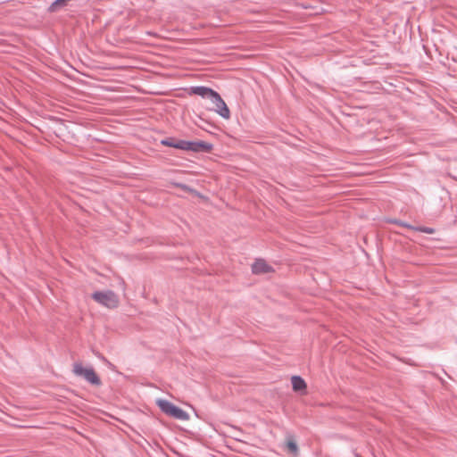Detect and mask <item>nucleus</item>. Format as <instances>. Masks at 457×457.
Here are the masks:
<instances>
[{
	"label": "nucleus",
	"mask_w": 457,
	"mask_h": 457,
	"mask_svg": "<svg viewBox=\"0 0 457 457\" xmlns=\"http://www.w3.org/2000/svg\"><path fill=\"white\" fill-rule=\"evenodd\" d=\"M206 99L209 100L212 104H214V98L212 96H209Z\"/></svg>",
	"instance_id": "12"
},
{
	"label": "nucleus",
	"mask_w": 457,
	"mask_h": 457,
	"mask_svg": "<svg viewBox=\"0 0 457 457\" xmlns=\"http://www.w3.org/2000/svg\"><path fill=\"white\" fill-rule=\"evenodd\" d=\"M92 298L103 306L107 308H116L119 304L118 295L111 291H96L92 295Z\"/></svg>",
	"instance_id": "2"
},
{
	"label": "nucleus",
	"mask_w": 457,
	"mask_h": 457,
	"mask_svg": "<svg viewBox=\"0 0 457 457\" xmlns=\"http://www.w3.org/2000/svg\"><path fill=\"white\" fill-rule=\"evenodd\" d=\"M414 229L418 230V231H420V232H425V233H428V234H431L434 231L433 228H425V227L415 228Z\"/></svg>",
	"instance_id": "11"
},
{
	"label": "nucleus",
	"mask_w": 457,
	"mask_h": 457,
	"mask_svg": "<svg viewBox=\"0 0 457 457\" xmlns=\"http://www.w3.org/2000/svg\"><path fill=\"white\" fill-rule=\"evenodd\" d=\"M400 225H402V226H403V227L411 228V226H410V225H408V224H406V223H403V222H400ZM411 228H413L411 227Z\"/></svg>",
	"instance_id": "13"
},
{
	"label": "nucleus",
	"mask_w": 457,
	"mask_h": 457,
	"mask_svg": "<svg viewBox=\"0 0 457 457\" xmlns=\"http://www.w3.org/2000/svg\"><path fill=\"white\" fill-rule=\"evenodd\" d=\"M156 404L162 412L172 418H175L179 420H187L189 419V415L185 411L174 405L168 400L158 399L156 401Z\"/></svg>",
	"instance_id": "1"
},
{
	"label": "nucleus",
	"mask_w": 457,
	"mask_h": 457,
	"mask_svg": "<svg viewBox=\"0 0 457 457\" xmlns=\"http://www.w3.org/2000/svg\"><path fill=\"white\" fill-rule=\"evenodd\" d=\"M73 372L76 376L83 377L92 385H100V378L92 368H84L81 363L77 362L73 365Z\"/></svg>",
	"instance_id": "4"
},
{
	"label": "nucleus",
	"mask_w": 457,
	"mask_h": 457,
	"mask_svg": "<svg viewBox=\"0 0 457 457\" xmlns=\"http://www.w3.org/2000/svg\"><path fill=\"white\" fill-rule=\"evenodd\" d=\"M213 92H214V90H212L210 87H204V86L191 87L188 89L189 95L199 96L204 99H206L207 97L211 96Z\"/></svg>",
	"instance_id": "6"
},
{
	"label": "nucleus",
	"mask_w": 457,
	"mask_h": 457,
	"mask_svg": "<svg viewBox=\"0 0 457 457\" xmlns=\"http://www.w3.org/2000/svg\"><path fill=\"white\" fill-rule=\"evenodd\" d=\"M161 144L166 146H170L174 148L175 139L174 138H166L161 141Z\"/></svg>",
	"instance_id": "10"
},
{
	"label": "nucleus",
	"mask_w": 457,
	"mask_h": 457,
	"mask_svg": "<svg viewBox=\"0 0 457 457\" xmlns=\"http://www.w3.org/2000/svg\"><path fill=\"white\" fill-rule=\"evenodd\" d=\"M292 386L295 391H301L305 389L306 383L305 381L299 376H293L291 378Z\"/></svg>",
	"instance_id": "8"
},
{
	"label": "nucleus",
	"mask_w": 457,
	"mask_h": 457,
	"mask_svg": "<svg viewBox=\"0 0 457 457\" xmlns=\"http://www.w3.org/2000/svg\"><path fill=\"white\" fill-rule=\"evenodd\" d=\"M287 448H288L290 453H292L295 455L297 453L298 446H297L296 443L294 440H291V439L288 440L287 442Z\"/></svg>",
	"instance_id": "9"
},
{
	"label": "nucleus",
	"mask_w": 457,
	"mask_h": 457,
	"mask_svg": "<svg viewBox=\"0 0 457 457\" xmlns=\"http://www.w3.org/2000/svg\"><path fill=\"white\" fill-rule=\"evenodd\" d=\"M174 148L192 152H207L211 150L212 145L204 141H187L182 139H175Z\"/></svg>",
	"instance_id": "3"
},
{
	"label": "nucleus",
	"mask_w": 457,
	"mask_h": 457,
	"mask_svg": "<svg viewBox=\"0 0 457 457\" xmlns=\"http://www.w3.org/2000/svg\"><path fill=\"white\" fill-rule=\"evenodd\" d=\"M211 96L214 98L213 108H212V110L217 112L222 118L229 119V109L228 108L221 96L216 91H214Z\"/></svg>",
	"instance_id": "5"
},
{
	"label": "nucleus",
	"mask_w": 457,
	"mask_h": 457,
	"mask_svg": "<svg viewBox=\"0 0 457 457\" xmlns=\"http://www.w3.org/2000/svg\"><path fill=\"white\" fill-rule=\"evenodd\" d=\"M252 271L254 274H265L272 271V268L264 260L259 259L252 265Z\"/></svg>",
	"instance_id": "7"
}]
</instances>
